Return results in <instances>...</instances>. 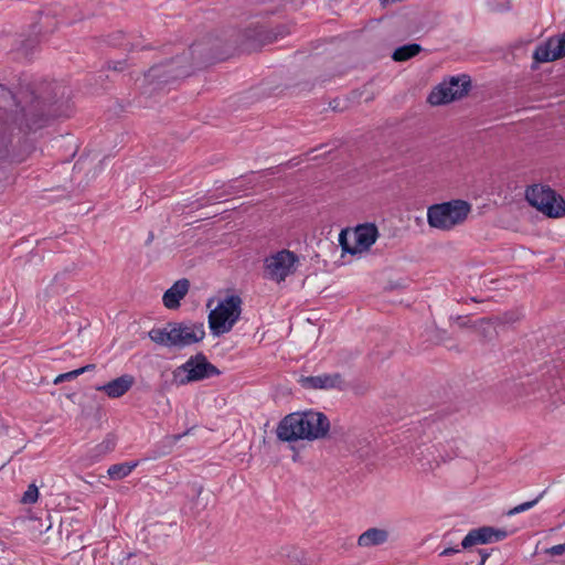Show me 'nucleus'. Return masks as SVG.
<instances>
[{
  "mask_svg": "<svg viewBox=\"0 0 565 565\" xmlns=\"http://www.w3.org/2000/svg\"><path fill=\"white\" fill-rule=\"evenodd\" d=\"M67 88L56 81H43L35 86L19 84L15 92L2 86V136L10 125H15L20 132L35 131L44 127L55 114L51 107L66 96Z\"/></svg>",
  "mask_w": 565,
  "mask_h": 565,
  "instance_id": "f257e3e1",
  "label": "nucleus"
},
{
  "mask_svg": "<svg viewBox=\"0 0 565 565\" xmlns=\"http://www.w3.org/2000/svg\"><path fill=\"white\" fill-rule=\"evenodd\" d=\"M329 429L330 422L323 413L307 411L285 416L276 433L282 441L315 440L323 438Z\"/></svg>",
  "mask_w": 565,
  "mask_h": 565,
  "instance_id": "f03ea898",
  "label": "nucleus"
},
{
  "mask_svg": "<svg viewBox=\"0 0 565 565\" xmlns=\"http://www.w3.org/2000/svg\"><path fill=\"white\" fill-rule=\"evenodd\" d=\"M148 335L154 343L167 347L183 349L196 344L205 338L203 322L191 320L170 321L163 327H154Z\"/></svg>",
  "mask_w": 565,
  "mask_h": 565,
  "instance_id": "7ed1b4c3",
  "label": "nucleus"
},
{
  "mask_svg": "<svg viewBox=\"0 0 565 565\" xmlns=\"http://www.w3.org/2000/svg\"><path fill=\"white\" fill-rule=\"evenodd\" d=\"M471 211V205L463 200H451L434 204L427 210V222L430 227L450 231L462 224Z\"/></svg>",
  "mask_w": 565,
  "mask_h": 565,
  "instance_id": "20e7f679",
  "label": "nucleus"
},
{
  "mask_svg": "<svg viewBox=\"0 0 565 565\" xmlns=\"http://www.w3.org/2000/svg\"><path fill=\"white\" fill-rule=\"evenodd\" d=\"M242 303L238 295H230L210 311L209 327L214 335L228 333L233 329L241 318Z\"/></svg>",
  "mask_w": 565,
  "mask_h": 565,
  "instance_id": "39448f33",
  "label": "nucleus"
},
{
  "mask_svg": "<svg viewBox=\"0 0 565 565\" xmlns=\"http://www.w3.org/2000/svg\"><path fill=\"white\" fill-rule=\"evenodd\" d=\"M220 370L200 352L175 367L172 372V379L178 386H182L220 375Z\"/></svg>",
  "mask_w": 565,
  "mask_h": 565,
  "instance_id": "423d86ee",
  "label": "nucleus"
},
{
  "mask_svg": "<svg viewBox=\"0 0 565 565\" xmlns=\"http://www.w3.org/2000/svg\"><path fill=\"white\" fill-rule=\"evenodd\" d=\"M526 200L548 217L557 218L565 215V201L554 190L544 185H532L526 190Z\"/></svg>",
  "mask_w": 565,
  "mask_h": 565,
  "instance_id": "0eeeda50",
  "label": "nucleus"
},
{
  "mask_svg": "<svg viewBox=\"0 0 565 565\" xmlns=\"http://www.w3.org/2000/svg\"><path fill=\"white\" fill-rule=\"evenodd\" d=\"M299 262L298 256L289 250L281 249L265 259V277L278 284L295 273Z\"/></svg>",
  "mask_w": 565,
  "mask_h": 565,
  "instance_id": "6e6552de",
  "label": "nucleus"
},
{
  "mask_svg": "<svg viewBox=\"0 0 565 565\" xmlns=\"http://www.w3.org/2000/svg\"><path fill=\"white\" fill-rule=\"evenodd\" d=\"M469 85L470 81L467 76L451 77L438 84L428 95L427 102L433 106L451 103L465 96Z\"/></svg>",
  "mask_w": 565,
  "mask_h": 565,
  "instance_id": "1a4fd4ad",
  "label": "nucleus"
},
{
  "mask_svg": "<svg viewBox=\"0 0 565 565\" xmlns=\"http://www.w3.org/2000/svg\"><path fill=\"white\" fill-rule=\"evenodd\" d=\"M507 536L508 532L505 530L494 529L492 526H480L468 532L461 542V547L467 550L479 544L500 542Z\"/></svg>",
  "mask_w": 565,
  "mask_h": 565,
  "instance_id": "9d476101",
  "label": "nucleus"
},
{
  "mask_svg": "<svg viewBox=\"0 0 565 565\" xmlns=\"http://www.w3.org/2000/svg\"><path fill=\"white\" fill-rule=\"evenodd\" d=\"M565 56V32L558 38H550L539 45L533 57L539 63L553 62Z\"/></svg>",
  "mask_w": 565,
  "mask_h": 565,
  "instance_id": "9b49d317",
  "label": "nucleus"
},
{
  "mask_svg": "<svg viewBox=\"0 0 565 565\" xmlns=\"http://www.w3.org/2000/svg\"><path fill=\"white\" fill-rule=\"evenodd\" d=\"M379 232L374 224H365L356 227L354 232L355 247H350L343 238V233L340 235V242L344 250L355 254L356 252L369 249L377 238Z\"/></svg>",
  "mask_w": 565,
  "mask_h": 565,
  "instance_id": "f8f14e48",
  "label": "nucleus"
},
{
  "mask_svg": "<svg viewBox=\"0 0 565 565\" xmlns=\"http://www.w3.org/2000/svg\"><path fill=\"white\" fill-rule=\"evenodd\" d=\"M300 383L306 388L330 390L341 387L343 380L340 373H324L319 375L302 376L300 379Z\"/></svg>",
  "mask_w": 565,
  "mask_h": 565,
  "instance_id": "ddd939ff",
  "label": "nucleus"
},
{
  "mask_svg": "<svg viewBox=\"0 0 565 565\" xmlns=\"http://www.w3.org/2000/svg\"><path fill=\"white\" fill-rule=\"evenodd\" d=\"M190 281L185 278L177 280L162 296L163 306L170 310L178 309L180 301L186 296Z\"/></svg>",
  "mask_w": 565,
  "mask_h": 565,
  "instance_id": "4468645a",
  "label": "nucleus"
},
{
  "mask_svg": "<svg viewBox=\"0 0 565 565\" xmlns=\"http://www.w3.org/2000/svg\"><path fill=\"white\" fill-rule=\"evenodd\" d=\"M134 383L132 375L124 374L104 385L97 386L96 390L104 392L110 398H119L132 387Z\"/></svg>",
  "mask_w": 565,
  "mask_h": 565,
  "instance_id": "2eb2a0df",
  "label": "nucleus"
},
{
  "mask_svg": "<svg viewBox=\"0 0 565 565\" xmlns=\"http://www.w3.org/2000/svg\"><path fill=\"white\" fill-rule=\"evenodd\" d=\"M388 539V532L383 529L372 527L362 533L358 539L359 546L370 547L381 545Z\"/></svg>",
  "mask_w": 565,
  "mask_h": 565,
  "instance_id": "dca6fc26",
  "label": "nucleus"
},
{
  "mask_svg": "<svg viewBox=\"0 0 565 565\" xmlns=\"http://www.w3.org/2000/svg\"><path fill=\"white\" fill-rule=\"evenodd\" d=\"M138 465H139L138 461H128V462L111 465L108 468L107 473L110 479L120 480V479H124L125 477L129 476Z\"/></svg>",
  "mask_w": 565,
  "mask_h": 565,
  "instance_id": "f3484780",
  "label": "nucleus"
},
{
  "mask_svg": "<svg viewBox=\"0 0 565 565\" xmlns=\"http://www.w3.org/2000/svg\"><path fill=\"white\" fill-rule=\"evenodd\" d=\"M422 51V46L416 43L406 44L397 47L393 53V60L396 62H405L416 56Z\"/></svg>",
  "mask_w": 565,
  "mask_h": 565,
  "instance_id": "a211bd4d",
  "label": "nucleus"
},
{
  "mask_svg": "<svg viewBox=\"0 0 565 565\" xmlns=\"http://www.w3.org/2000/svg\"><path fill=\"white\" fill-rule=\"evenodd\" d=\"M95 369V364H87L83 367H79V369H76V370H73V371H70V372H66V373H63V374H60L57 375L54 380H53V383L54 384H60V383H63L65 381H72V380H75L77 376H79L81 374L85 373V372H88V371H92Z\"/></svg>",
  "mask_w": 565,
  "mask_h": 565,
  "instance_id": "6ab92c4d",
  "label": "nucleus"
},
{
  "mask_svg": "<svg viewBox=\"0 0 565 565\" xmlns=\"http://www.w3.org/2000/svg\"><path fill=\"white\" fill-rule=\"evenodd\" d=\"M170 64L168 65H160V66H153L149 70V72L146 74V77L151 79V81H158L159 83H168L170 81V78H175L178 76H180L182 73H177L175 75L173 76H169V77H164L162 76L160 70L162 67H169Z\"/></svg>",
  "mask_w": 565,
  "mask_h": 565,
  "instance_id": "aec40b11",
  "label": "nucleus"
},
{
  "mask_svg": "<svg viewBox=\"0 0 565 565\" xmlns=\"http://www.w3.org/2000/svg\"><path fill=\"white\" fill-rule=\"evenodd\" d=\"M544 491L537 495L534 500H531V501H526V502H523L521 504H518L515 505L514 508L510 509L508 511V515L509 516H512V515H515V514H519V513H522V512H525V511H529L530 509L534 508L539 501L542 499V497L544 495Z\"/></svg>",
  "mask_w": 565,
  "mask_h": 565,
  "instance_id": "412c9836",
  "label": "nucleus"
},
{
  "mask_svg": "<svg viewBox=\"0 0 565 565\" xmlns=\"http://www.w3.org/2000/svg\"><path fill=\"white\" fill-rule=\"evenodd\" d=\"M39 489L35 483L29 484L28 489L22 494L20 502L22 504H34L39 499Z\"/></svg>",
  "mask_w": 565,
  "mask_h": 565,
  "instance_id": "4be33fe9",
  "label": "nucleus"
},
{
  "mask_svg": "<svg viewBox=\"0 0 565 565\" xmlns=\"http://www.w3.org/2000/svg\"><path fill=\"white\" fill-rule=\"evenodd\" d=\"M565 553V543L553 545L545 550V554L551 556H559Z\"/></svg>",
  "mask_w": 565,
  "mask_h": 565,
  "instance_id": "5701e85b",
  "label": "nucleus"
},
{
  "mask_svg": "<svg viewBox=\"0 0 565 565\" xmlns=\"http://www.w3.org/2000/svg\"><path fill=\"white\" fill-rule=\"evenodd\" d=\"M115 447V444L111 440H105L102 444H99L96 448L98 449L99 454H105L107 451L113 450Z\"/></svg>",
  "mask_w": 565,
  "mask_h": 565,
  "instance_id": "b1692460",
  "label": "nucleus"
},
{
  "mask_svg": "<svg viewBox=\"0 0 565 565\" xmlns=\"http://www.w3.org/2000/svg\"><path fill=\"white\" fill-rule=\"evenodd\" d=\"M38 42L35 40H28L25 43L22 44V50L25 55L29 54V51L32 50Z\"/></svg>",
  "mask_w": 565,
  "mask_h": 565,
  "instance_id": "393cba45",
  "label": "nucleus"
},
{
  "mask_svg": "<svg viewBox=\"0 0 565 565\" xmlns=\"http://www.w3.org/2000/svg\"><path fill=\"white\" fill-rule=\"evenodd\" d=\"M459 552H460V548H458V547H447L440 553V556H450V555L459 553Z\"/></svg>",
  "mask_w": 565,
  "mask_h": 565,
  "instance_id": "a878e982",
  "label": "nucleus"
},
{
  "mask_svg": "<svg viewBox=\"0 0 565 565\" xmlns=\"http://www.w3.org/2000/svg\"><path fill=\"white\" fill-rule=\"evenodd\" d=\"M479 555H480V564L479 565H484L486 561L490 556V553L487 550H479Z\"/></svg>",
  "mask_w": 565,
  "mask_h": 565,
  "instance_id": "bb28decb",
  "label": "nucleus"
},
{
  "mask_svg": "<svg viewBox=\"0 0 565 565\" xmlns=\"http://www.w3.org/2000/svg\"><path fill=\"white\" fill-rule=\"evenodd\" d=\"M25 159V156H19L11 159V162H21Z\"/></svg>",
  "mask_w": 565,
  "mask_h": 565,
  "instance_id": "cd10ccee",
  "label": "nucleus"
},
{
  "mask_svg": "<svg viewBox=\"0 0 565 565\" xmlns=\"http://www.w3.org/2000/svg\"><path fill=\"white\" fill-rule=\"evenodd\" d=\"M186 434H188V433H184V434H183V436H184V435H186ZM181 437H182V435H173V436L171 437V439H172V441L175 444V443H178V441L181 439Z\"/></svg>",
  "mask_w": 565,
  "mask_h": 565,
  "instance_id": "c85d7f7f",
  "label": "nucleus"
},
{
  "mask_svg": "<svg viewBox=\"0 0 565 565\" xmlns=\"http://www.w3.org/2000/svg\"><path fill=\"white\" fill-rule=\"evenodd\" d=\"M114 70H116V71H117V70H122V67H121V66H120V67H118V66L116 65V66H114Z\"/></svg>",
  "mask_w": 565,
  "mask_h": 565,
  "instance_id": "c756f323",
  "label": "nucleus"
}]
</instances>
